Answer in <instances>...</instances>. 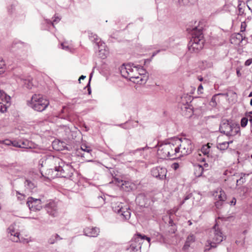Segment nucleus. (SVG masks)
I'll use <instances>...</instances> for the list:
<instances>
[{"label": "nucleus", "instance_id": "nucleus-1", "mask_svg": "<svg viewBox=\"0 0 252 252\" xmlns=\"http://www.w3.org/2000/svg\"><path fill=\"white\" fill-rule=\"evenodd\" d=\"M176 139L171 140L169 142L161 144L158 147V155L161 158H175L178 157V152Z\"/></svg>", "mask_w": 252, "mask_h": 252}, {"label": "nucleus", "instance_id": "nucleus-2", "mask_svg": "<svg viewBox=\"0 0 252 252\" xmlns=\"http://www.w3.org/2000/svg\"><path fill=\"white\" fill-rule=\"evenodd\" d=\"M204 43L202 29L195 27L193 29L192 38L188 44L189 50L190 52L197 53L202 49Z\"/></svg>", "mask_w": 252, "mask_h": 252}, {"label": "nucleus", "instance_id": "nucleus-3", "mask_svg": "<svg viewBox=\"0 0 252 252\" xmlns=\"http://www.w3.org/2000/svg\"><path fill=\"white\" fill-rule=\"evenodd\" d=\"M223 235L219 225L216 223L210 231L208 245L205 247V251H209L212 248H216L217 245L221 242Z\"/></svg>", "mask_w": 252, "mask_h": 252}, {"label": "nucleus", "instance_id": "nucleus-4", "mask_svg": "<svg viewBox=\"0 0 252 252\" xmlns=\"http://www.w3.org/2000/svg\"><path fill=\"white\" fill-rule=\"evenodd\" d=\"M51 159L55 163H58L59 165L55 167V171L57 172L56 175L59 177L69 178L73 174L74 169L69 163H65L59 158H51Z\"/></svg>", "mask_w": 252, "mask_h": 252}, {"label": "nucleus", "instance_id": "nucleus-5", "mask_svg": "<svg viewBox=\"0 0 252 252\" xmlns=\"http://www.w3.org/2000/svg\"><path fill=\"white\" fill-rule=\"evenodd\" d=\"M138 66L130 63L123 65L120 68V72L123 77L136 84H139Z\"/></svg>", "mask_w": 252, "mask_h": 252}, {"label": "nucleus", "instance_id": "nucleus-6", "mask_svg": "<svg viewBox=\"0 0 252 252\" xmlns=\"http://www.w3.org/2000/svg\"><path fill=\"white\" fill-rule=\"evenodd\" d=\"M49 104V101L40 94H33L31 99L27 101L28 106L38 112L45 110Z\"/></svg>", "mask_w": 252, "mask_h": 252}, {"label": "nucleus", "instance_id": "nucleus-7", "mask_svg": "<svg viewBox=\"0 0 252 252\" xmlns=\"http://www.w3.org/2000/svg\"><path fill=\"white\" fill-rule=\"evenodd\" d=\"M220 131L227 136H234L240 131V127L231 121L223 119L220 125Z\"/></svg>", "mask_w": 252, "mask_h": 252}, {"label": "nucleus", "instance_id": "nucleus-8", "mask_svg": "<svg viewBox=\"0 0 252 252\" xmlns=\"http://www.w3.org/2000/svg\"><path fill=\"white\" fill-rule=\"evenodd\" d=\"M178 152V157L186 156L191 153L193 145L190 140L187 138L176 139Z\"/></svg>", "mask_w": 252, "mask_h": 252}, {"label": "nucleus", "instance_id": "nucleus-9", "mask_svg": "<svg viewBox=\"0 0 252 252\" xmlns=\"http://www.w3.org/2000/svg\"><path fill=\"white\" fill-rule=\"evenodd\" d=\"M112 208L115 213L119 214L122 219L128 220L130 218L129 208L127 206H125L124 203L120 202H113Z\"/></svg>", "mask_w": 252, "mask_h": 252}, {"label": "nucleus", "instance_id": "nucleus-10", "mask_svg": "<svg viewBox=\"0 0 252 252\" xmlns=\"http://www.w3.org/2000/svg\"><path fill=\"white\" fill-rule=\"evenodd\" d=\"M43 202H44V201L42 200L41 198L36 199L30 197L28 198L27 204L31 210L35 211H39L41 209L42 207V204Z\"/></svg>", "mask_w": 252, "mask_h": 252}, {"label": "nucleus", "instance_id": "nucleus-11", "mask_svg": "<svg viewBox=\"0 0 252 252\" xmlns=\"http://www.w3.org/2000/svg\"><path fill=\"white\" fill-rule=\"evenodd\" d=\"M144 240L147 241L148 245L150 246L151 240L150 238L147 237L144 235H142L140 234H137V235L134 237L133 241H134L135 243H138V244L136 245H134L133 243H132L131 245V247L133 249H137V248L141 249V244L143 243Z\"/></svg>", "mask_w": 252, "mask_h": 252}, {"label": "nucleus", "instance_id": "nucleus-12", "mask_svg": "<svg viewBox=\"0 0 252 252\" xmlns=\"http://www.w3.org/2000/svg\"><path fill=\"white\" fill-rule=\"evenodd\" d=\"M166 169L160 166L154 167L151 170V174L152 176L158 179H164L166 177Z\"/></svg>", "mask_w": 252, "mask_h": 252}, {"label": "nucleus", "instance_id": "nucleus-13", "mask_svg": "<svg viewBox=\"0 0 252 252\" xmlns=\"http://www.w3.org/2000/svg\"><path fill=\"white\" fill-rule=\"evenodd\" d=\"M8 100L6 97V94L0 90V111L2 113L6 111L8 106Z\"/></svg>", "mask_w": 252, "mask_h": 252}, {"label": "nucleus", "instance_id": "nucleus-14", "mask_svg": "<svg viewBox=\"0 0 252 252\" xmlns=\"http://www.w3.org/2000/svg\"><path fill=\"white\" fill-rule=\"evenodd\" d=\"M179 106L184 115H191L192 113V107L186 100L183 99L182 101L179 104Z\"/></svg>", "mask_w": 252, "mask_h": 252}, {"label": "nucleus", "instance_id": "nucleus-15", "mask_svg": "<svg viewBox=\"0 0 252 252\" xmlns=\"http://www.w3.org/2000/svg\"><path fill=\"white\" fill-rule=\"evenodd\" d=\"M138 69V76L140 82V84H144L146 83L148 79V75L147 73L146 70L140 65H137Z\"/></svg>", "mask_w": 252, "mask_h": 252}, {"label": "nucleus", "instance_id": "nucleus-16", "mask_svg": "<svg viewBox=\"0 0 252 252\" xmlns=\"http://www.w3.org/2000/svg\"><path fill=\"white\" fill-rule=\"evenodd\" d=\"M85 235L90 237H96L99 233V229L97 227H87L84 229Z\"/></svg>", "mask_w": 252, "mask_h": 252}, {"label": "nucleus", "instance_id": "nucleus-17", "mask_svg": "<svg viewBox=\"0 0 252 252\" xmlns=\"http://www.w3.org/2000/svg\"><path fill=\"white\" fill-rule=\"evenodd\" d=\"M98 48V56L102 59L106 58L109 54V52L105 49V45L104 43H101L97 45Z\"/></svg>", "mask_w": 252, "mask_h": 252}, {"label": "nucleus", "instance_id": "nucleus-18", "mask_svg": "<svg viewBox=\"0 0 252 252\" xmlns=\"http://www.w3.org/2000/svg\"><path fill=\"white\" fill-rule=\"evenodd\" d=\"M147 198L144 194H139L136 198L135 201L141 207L145 206L147 202Z\"/></svg>", "mask_w": 252, "mask_h": 252}, {"label": "nucleus", "instance_id": "nucleus-19", "mask_svg": "<svg viewBox=\"0 0 252 252\" xmlns=\"http://www.w3.org/2000/svg\"><path fill=\"white\" fill-rule=\"evenodd\" d=\"M204 168L200 164H196L194 165V174L197 177H199L202 175Z\"/></svg>", "mask_w": 252, "mask_h": 252}, {"label": "nucleus", "instance_id": "nucleus-20", "mask_svg": "<svg viewBox=\"0 0 252 252\" xmlns=\"http://www.w3.org/2000/svg\"><path fill=\"white\" fill-rule=\"evenodd\" d=\"M195 237L193 234H190L187 238L183 248L186 250L190 247V245L195 241Z\"/></svg>", "mask_w": 252, "mask_h": 252}, {"label": "nucleus", "instance_id": "nucleus-21", "mask_svg": "<svg viewBox=\"0 0 252 252\" xmlns=\"http://www.w3.org/2000/svg\"><path fill=\"white\" fill-rule=\"evenodd\" d=\"M46 207L47 209L48 213L50 215L53 216H55L56 215L55 212V205L54 202H50L48 204L46 205Z\"/></svg>", "mask_w": 252, "mask_h": 252}, {"label": "nucleus", "instance_id": "nucleus-22", "mask_svg": "<svg viewBox=\"0 0 252 252\" xmlns=\"http://www.w3.org/2000/svg\"><path fill=\"white\" fill-rule=\"evenodd\" d=\"M89 37L92 42L95 43L97 45L102 43L100 39L98 37L97 35L93 32H89Z\"/></svg>", "mask_w": 252, "mask_h": 252}, {"label": "nucleus", "instance_id": "nucleus-23", "mask_svg": "<svg viewBox=\"0 0 252 252\" xmlns=\"http://www.w3.org/2000/svg\"><path fill=\"white\" fill-rule=\"evenodd\" d=\"M20 148L31 149L32 147V143L27 139H20Z\"/></svg>", "mask_w": 252, "mask_h": 252}, {"label": "nucleus", "instance_id": "nucleus-24", "mask_svg": "<svg viewBox=\"0 0 252 252\" xmlns=\"http://www.w3.org/2000/svg\"><path fill=\"white\" fill-rule=\"evenodd\" d=\"M9 230L11 236H12L10 238L11 240L14 242H18L20 241L19 238V233L18 232H15L13 230H11L10 228Z\"/></svg>", "mask_w": 252, "mask_h": 252}, {"label": "nucleus", "instance_id": "nucleus-25", "mask_svg": "<svg viewBox=\"0 0 252 252\" xmlns=\"http://www.w3.org/2000/svg\"><path fill=\"white\" fill-rule=\"evenodd\" d=\"M229 145V142H222L221 143H218L217 145V148L221 151H224L226 150Z\"/></svg>", "mask_w": 252, "mask_h": 252}, {"label": "nucleus", "instance_id": "nucleus-26", "mask_svg": "<svg viewBox=\"0 0 252 252\" xmlns=\"http://www.w3.org/2000/svg\"><path fill=\"white\" fill-rule=\"evenodd\" d=\"M245 6L244 4L242 5V2L239 1V4L238 5V15L240 16H246V13H245Z\"/></svg>", "mask_w": 252, "mask_h": 252}, {"label": "nucleus", "instance_id": "nucleus-27", "mask_svg": "<svg viewBox=\"0 0 252 252\" xmlns=\"http://www.w3.org/2000/svg\"><path fill=\"white\" fill-rule=\"evenodd\" d=\"M25 186L27 189L32 190L36 187V185L30 180H26L25 182Z\"/></svg>", "mask_w": 252, "mask_h": 252}, {"label": "nucleus", "instance_id": "nucleus-28", "mask_svg": "<svg viewBox=\"0 0 252 252\" xmlns=\"http://www.w3.org/2000/svg\"><path fill=\"white\" fill-rule=\"evenodd\" d=\"M62 239V238L58 234H56L51 236L48 240V243L50 244H53Z\"/></svg>", "mask_w": 252, "mask_h": 252}, {"label": "nucleus", "instance_id": "nucleus-29", "mask_svg": "<svg viewBox=\"0 0 252 252\" xmlns=\"http://www.w3.org/2000/svg\"><path fill=\"white\" fill-rule=\"evenodd\" d=\"M210 148L211 147L209 146V144L203 145L201 148V152L204 155H207L208 157H209L210 152Z\"/></svg>", "mask_w": 252, "mask_h": 252}, {"label": "nucleus", "instance_id": "nucleus-30", "mask_svg": "<svg viewBox=\"0 0 252 252\" xmlns=\"http://www.w3.org/2000/svg\"><path fill=\"white\" fill-rule=\"evenodd\" d=\"M21 81L23 85H24L25 87L28 89H31L32 88V84L30 79H22L21 80Z\"/></svg>", "mask_w": 252, "mask_h": 252}, {"label": "nucleus", "instance_id": "nucleus-31", "mask_svg": "<svg viewBox=\"0 0 252 252\" xmlns=\"http://www.w3.org/2000/svg\"><path fill=\"white\" fill-rule=\"evenodd\" d=\"M245 37H243V35L240 33H237L233 36V39L236 38V44H240L242 42Z\"/></svg>", "mask_w": 252, "mask_h": 252}, {"label": "nucleus", "instance_id": "nucleus-32", "mask_svg": "<svg viewBox=\"0 0 252 252\" xmlns=\"http://www.w3.org/2000/svg\"><path fill=\"white\" fill-rule=\"evenodd\" d=\"M81 149L88 154H89L92 151L91 148L90 146H87L86 144H82L81 146Z\"/></svg>", "mask_w": 252, "mask_h": 252}, {"label": "nucleus", "instance_id": "nucleus-33", "mask_svg": "<svg viewBox=\"0 0 252 252\" xmlns=\"http://www.w3.org/2000/svg\"><path fill=\"white\" fill-rule=\"evenodd\" d=\"M248 118H246V117H244V118H242L241 121V126H242L243 127H245L248 124Z\"/></svg>", "mask_w": 252, "mask_h": 252}, {"label": "nucleus", "instance_id": "nucleus-34", "mask_svg": "<svg viewBox=\"0 0 252 252\" xmlns=\"http://www.w3.org/2000/svg\"><path fill=\"white\" fill-rule=\"evenodd\" d=\"M246 118H248V121H250L251 126L252 127V111H250L246 114Z\"/></svg>", "mask_w": 252, "mask_h": 252}, {"label": "nucleus", "instance_id": "nucleus-35", "mask_svg": "<svg viewBox=\"0 0 252 252\" xmlns=\"http://www.w3.org/2000/svg\"><path fill=\"white\" fill-rule=\"evenodd\" d=\"M193 0H178L179 4H187L189 3H191Z\"/></svg>", "mask_w": 252, "mask_h": 252}, {"label": "nucleus", "instance_id": "nucleus-36", "mask_svg": "<svg viewBox=\"0 0 252 252\" xmlns=\"http://www.w3.org/2000/svg\"><path fill=\"white\" fill-rule=\"evenodd\" d=\"M219 198L220 201H224L226 198V196L223 191H220V194L219 195Z\"/></svg>", "mask_w": 252, "mask_h": 252}, {"label": "nucleus", "instance_id": "nucleus-37", "mask_svg": "<svg viewBox=\"0 0 252 252\" xmlns=\"http://www.w3.org/2000/svg\"><path fill=\"white\" fill-rule=\"evenodd\" d=\"M247 6L252 13V0H248L246 1Z\"/></svg>", "mask_w": 252, "mask_h": 252}, {"label": "nucleus", "instance_id": "nucleus-38", "mask_svg": "<svg viewBox=\"0 0 252 252\" xmlns=\"http://www.w3.org/2000/svg\"><path fill=\"white\" fill-rule=\"evenodd\" d=\"M20 140H19L18 141H13L12 142V145L15 147L20 148Z\"/></svg>", "mask_w": 252, "mask_h": 252}, {"label": "nucleus", "instance_id": "nucleus-39", "mask_svg": "<svg viewBox=\"0 0 252 252\" xmlns=\"http://www.w3.org/2000/svg\"><path fill=\"white\" fill-rule=\"evenodd\" d=\"M146 148V147L142 148H139L135 150L131 151L130 152V153L134 155L137 152H141V151H143Z\"/></svg>", "mask_w": 252, "mask_h": 252}, {"label": "nucleus", "instance_id": "nucleus-40", "mask_svg": "<svg viewBox=\"0 0 252 252\" xmlns=\"http://www.w3.org/2000/svg\"><path fill=\"white\" fill-rule=\"evenodd\" d=\"M246 23L244 22L241 23V32H243L245 31L246 28Z\"/></svg>", "mask_w": 252, "mask_h": 252}, {"label": "nucleus", "instance_id": "nucleus-41", "mask_svg": "<svg viewBox=\"0 0 252 252\" xmlns=\"http://www.w3.org/2000/svg\"><path fill=\"white\" fill-rule=\"evenodd\" d=\"M203 86H202V84H200L198 86V89H197L198 94H203Z\"/></svg>", "mask_w": 252, "mask_h": 252}, {"label": "nucleus", "instance_id": "nucleus-42", "mask_svg": "<svg viewBox=\"0 0 252 252\" xmlns=\"http://www.w3.org/2000/svg\"><path fill=\"white\" fill-rule=\"evenodd\" d=\"M81 157H83L84 158H89L90 157H92V154H91V153L90 152L89 154H88L87 153H84V154L82 155Z\"/></svg>", "mask_w": 252, "mask_h": 252}, {"label": "nucleus", "instance_id": "nucleus-43", "mask_svg": "<svg viewBox=\"0 0 252 252\" xmlns=\"http://www.w3.org/2000/svg\"><path fill=\"white\" fill-rule=\"evenodd\" d=\"M60 21V18L58 16H56L55 17V19L53 20V22L51 23V24L53 26H54V23H57L59 22Z\"/></svg>", "mask_w": 252, "mask_h": 252}, {"label": "nucleus", "instance_id": "nucleus-44", "mask_svg": "<svg viewBox=\"0 0 252 252\" xmlns=\"http://www.w3.org/2000/svg\"><path fill=\"white\" fill-rule=\"evenodd\" d=\"M65 131L66 132V134L68 138H70L69 137V133L71 132V131L70 129L68 127H65Z\"/></svg>", "mask_w": 252, "mask_h": 252}, {"label": "nucleus", "instance_id": "nucleus-45", "mask_svg": "<svg viewBox=\"0 0 252 252\" xmlns=\"http://www.w3.org/2000/svg\"><path fill=\"white\" fill-rule=\"evenodd\" d=\"M252 63V59L247 60L245 63L246 66H249Z\"/></svg>", "mask_w": 252, "mask_h": 252}, {"label": "nucleus", "instance_id": "nucleus-46", "mask_svg": "<svg viewBox=\"0 0 252 252\" xmlns=\"http://www.w3.org/2000/svg\"><path fill=\"white\" fill-rule=\"evenodd\" d=\"M179 167V164L178 163H174L172 165V167L174 170H177Z\"/></svg>", "mask_w": 252, "mask_h": 252}, {"label": "nucleus", "instance_id": "nucleus-47", "mask_svg": "<svg viewBox=\"0 0 252 252\" xmlns=\"http://www.w3.org/2000/svg\"><path fill=\"white\" fill-rule=\"evenodd\" d=\"M236 199L235 198L233 197L231 201L230 202V205L234 206L236 204Z\"/></svg>", "mask_w": 252, "mask_h": 252}, {"label": "nucleus", "instance_id": "nucleus-48", "mask_svg": "<svg viewBox=\"0 0 252 252\" xmlns=\"http://www.w3.org/2000/svg\"><path fill=\"white\" fill-rule=\"evenodd\" d=\"M245 182V179L243 177H241V178L239 180H237V183L239 182L240 184L243 183H244Z\"/></svg>", "mask_w": 252, "mask_h": 252}, {"label": "nucleus", "instance_id": "nucleus-49", "mask_svg": "<svg viewBox=\"0 0 252 252\" xmlns=\"http://www.w3.org/2000/svg\"><path fill=\"white\" fill-rule=\"evenodd\" d=\"M12 141L9 140H6L4 141V143L6 145H11L12 144Z\"/></svg>", "mask_w": 252, "mask_h": 252}, {"label": "nucleus", "instance_id": "nucleus-50", "mask_svg": "<svg viewBox=\"0 0 252 252\" xmlns=\"http://www.w3.org/2000/svg\"><path fill=\"white\" fill-rule=\"evenodd\" d=\"M126 123H125V124H121L118 125V126H119L120 127L123 128H124V129H128V128H129V127H128L126 126Z\"/></svg>", "mask_w": 252, "mask_h": 252}, {"label": "nucleus", "instance_id": "nucleus-51", "mask_svg": "<svg viewBox=\"0 0 252 252\" xmlns=\"http://www.w3.org/2000/svg\"><path fill=\"white\" fill-rule=\"evenodd\" d=\"M61 46L63 49L67 50L68 48V46H64L63 43L61 44Z\"/></svg>", "mask_w": 252, "mask_h": 252}, {"label": "nucleus", "instance_id": "nucleus-52", "mask_svg": "<svg viewBox=\"0 0 252 252\" xmlns=\"http://www.w3.org/2000/svg\"><path fill=\"white\" fill-rule=\"evenodd\" d=\"M85 78H86V76L81 75V76L80 77V78H79V79L78 81L80 82V80H81V79L83 80V79H84Z\"/></svg>", "mask_w": 252, "mask_h": 252}, {"label": "nucleus", "instance_id": "nucleus-53", "mask_svg": "<svg viewBox=\"0 0 252 252\" xmlns=\"http://www.w3.org/2000/svg\"><path fill=\"white\" fill-rule=\"evenodd\" d=\"M159 52V50H158V51H157L155 52L154 53H153L152 56H153H153H155V55H157V54Z\"/></svg>", "mask_w": 252, "mask_h": 252}, {"label": "nucleus", "instance_id": "nucleus-54", "mask_svg": "<svg viewBox=\"0 0 252 252\" xmlns=\"http://www.w3.org/2000/svg\"><path fill=\"white\" fill-rule=\"evenodd\" d=\"M189 195H187L186 196L185 198H184V200L186 201L188 199H189Z\"/></svg>", "mask_w": 252, "mask_h": 252}, {"label": "nucleus", "instance_id": "nucleus-55", "mask_svg": "<svg viewBox=\"0 0 252 252\" xmlns=\"http://www.w3.org/2000/svg\"><path fill=\"white\" fill-rule=\"evenodd\" d=\"M198 80H199L200 81H203V77H200H200H198Z\"/></svg>", "mask_w": 252, "mask_h": 252}, {"label": "nucleus", "instance_id": "nucleus-56", "mask_svg": "<svg viewBox=\"0 0 252 252\" xmlns=\"http://www.w3.org/2000/svg\"><path fill=\"white\" fill-rule=\"evenodd\" d=\"M88 91L89 94H90L91 93V89L90 88H88Z\"/></svg>", "mask_w": 252, "mask_h": 252}, {"label": "nucleus", "instance_id": "nucleus-57", "mask_svg": "<svg viewBox=\"0 0 252 252\" xmlns=\"http://www.w3.org/2000/svg\"><path fill=\"white\" fill-rule=\"evenodd\" d=\"M237 74L238 75V76H239L240 75L239 70H237Z\"/></svg>", "mask_w": 252, "mask_h": 252}, {"label": "nucleus", "instance_id": "nucleus-58", "mask_svg": "<svg viewBox=\"0 0 252 252\" xmlns=\"http://www.w3.org/2000/svg\"><path fill=\"white\" fill-rule=\"evenodd\" d=\"M249 97H252V92L250 93Z\"/></svg>", "mask_w": 252, "mask_h": 252}, {"label": "nucleus", "instance_id": "nucleus-59", "mask_svg": "<svg viewBox=\"0 0 252 252\" xmlns=\"http://www.w3.org/2000/svg\"><path fill=\"white\" fill-rule=\"evenodd\" d=\"M204 166L205 167H208V164L207 163H205L204 164Z\"/></svg>", "mask_w": 252, "mask_h": 252}, {"label": "nucleus", "instance_id": "nucleus-60", "mask_svg": "<svg viewBox=\"0 0 252 252\" xmlns=\"http://www.w3.org/2000/svg\"><path fill=\"white\" fill-rule=\"evenodd\" d=\"M86 160H87L88 162H91V161H93L92 159H87Z\"/></svg>", "mask_w": 252, "mask_h": 252}, {"label": "nucleus", "instance_id": "nucleus-61", "mask_svg": "<svg viewBox=\"0 0 252 252\" xmlns=\"http://www.w3.org/2000/svg\"><path fill=\"white\" fill-rule=\"evenodd\" d=\"M250 105L251 106H252V98L251 99V101H250Z\"/></svg>", "mask_w": 252, "mask_h": 252}, {"label": "nucleus", "instance_id": "nucleus-62", "mask_svg": "<svg viewBox=\"0 0 252 252\" xmlns=\"http://www.w3.org/2000/svg\"><path fill=\"white\" fill-rule=\"evenodd\" d=\"M98 198L103 200V198L101 196H99Z\"/></svg>", "mask_w": 252, "mask_h": 252}, {"label": "nucleus", "instance_id": "nucleus-63", "mask_svg": "<svg viewBox=\"0 0 252 252\" xmlns=\"http://www.w3.org/2000/svg\"><path fill=\"white\" fill-rule=\"evenodd\" d=\"M214 97H215V96H214L212 97V101H214Z\"/></svg>", "mask_w": 252, "mask_h": 252}, {"label": "nucleus", "instance_id": "nucleus-64", "mask_svg": "<svg viewBox=\"0 0 252 252\" xmlns=\"http://www.w3.org/2000/svg\"><path fill=\"white\" fill-rule=\"evenodd\" d=\"M226 142H229V144L232 143V141H226Z\"/></svg>", "mask_w": 252, "mask_h": 252}]
</instances>
